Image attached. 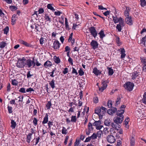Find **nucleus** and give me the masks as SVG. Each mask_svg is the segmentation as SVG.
<instances>
[{
    "label": "nucleus",
    "instance_id": "nucleus-1",
    "mask_svg": "<svg viewBox=\"0 0 146 146\" xmlns=\"http://www.w3.org/2000/svg\"><path fill=\"white\" fill-rule=\"evenodd\" d=\"M107 109L103 106L101 108L99 107L96 108L95 110V113L97 114L99 116V119H100L102 118L103 115L105 113H106Z\"/></svg>",
    "mask_w": 146,
    "mask_h": 146
},
{
    "label": "nucleus",
    "instance_id": "nucleus-2",
    "mask_svg": "<svg viewBox=\"0 0 146 146\" xmlns=\"http://www.w3.org/2000/svg\"><path fill=\"white\" fill-rule=\"evenodd\" d=\"M134 86V84L133 83L128 82L123 85V86L127 90L131 91L133 90Z\"/></svg>",
    "mask_w": 146,
    "mask_h": 146
},
{
    "label": "nucleus",
    "instance_id": "nucleus-3",
    "mask_svg": "<svg viewBox=\"0 0 146 146\" xmlns=\"http://www.w3.org/2000/svg\"><path fill=\"white\" fill-rule=\"evenodd\" d=\"M25 67H26L30 68L32 66L34 67L35 66L34 58H33L32 60L30 59L27 60L25 61Z\"/></svg>",
    "mask_w": 146,
    "mask_h": 146
},
{
    "label": "nucleus",
    "instance_id": "nucleus-4",
    "mask_svg": "<svg viewBox=\"0 0 146 146\" xmlns=\"http://www.w3.org/2000/svg\"><path fill=\"white\" fill-rule=\"evenodd\" d=\"M89 31L91 35L95 38L97 35L98 33L95 28L94 27H91L89 28Z\"/></svg>",
    "mask_w": 146,
    "mask_h": 146
},
{
    "label": "nucleus",
    "instance_id": "nucleus-5",
    "mask_svg": "<svg viewBox=\"0 0 146 146\" xmlns=\"http://www.w3.org/2000/svg\"><path fill=\"white\" fill-rule=\"evenodd\" d=\"M123 116L120 117L117 116L115 117L113 119L114 121L116 123H121L123 120Z\"/></svg>",
    "mask_w": 146,
    "mask_h": 146
},
{
    "label": "nucleus",
    "instance_id": "nucleus-6",
    "mask_svg": "<svg viewBox=\"0 0 146 146\" xmlns=\"http://www.w3.org/2000/svg\"><path fill=\"white\" fill-rule=\"evenodd\" d=\"M106 139L107 141L111 143H114L115 141L114 137L111 135L108 136Z\"/></svg>",
    "mask_w": 146,
    "mask_h": 146
},
{
    "label": "nucleus",
    "instance_id": "nucleus-7",
    "mask_svg": "<svg viewBox=\"0 0 146 146\" xmlns=\"http://www.w3.org/2000/svg\"><path fill=\"white\" fill-rule=\"evenodd\" d=\"M101 124V121L99 120L98 121H95L93 123V125L96 127V129H97L100 130L102 127V126L100 125Z\"/></svg>",
    "mask_w": 146,
    "mask_h": 146
},
{
    "label": "nucleus",
    "instance_id": "nucleus-8",
    "mask_svg": "<svg viewBox=\"0 0 146 146\" xmlns=\"http://www.w3.org/2000/svg\"><path fill=\"white\" fill-rule=\"evenodd\" d=\"M90 45L93 49H95L98 47V43L97 41L92 40L90 43Z\"/></svg>",
    "mask_w": 146,
    "mask_h": 146
},
{
    "label": "nucleus",
    "instance_id": "nucleus-9",
    "mask_svg": "<svg viewBox=\"0 0 146 146\" xmlns=\"http://www.w3.org/2000/svg\"><path fill=\"white\" fill-rule=\"evenodd\" d=\"M25 62L21 61L18 60L16 66L18 68H21L25 66Z\"/></svg>",
    "mask_w": 146,
    "mask_h": 146
},
{
    "label": "nucleus",
    "instance_id": "nucleus-10",
    "mask_svg": "<svg viewBox=\"0 0 146 146\" xmlns=\"http://www.w3.org/2000/svg\"><path fill=\"white\" fill-rule=\"evenodd\" d=\"M60 44L57 40L54 41L53 43L52 47L54 49L56 50L59 48L60 47Z\"/></svg>",
    "mask_w": 146,
    "mask_h": 146
},
{
    "label": "nucleus",
    "instance_id": "nucleus-11",
    "mask_svg": "<svg viewBox=\"0 0 146 146\" xmlns=\"http://www.w3.org/2000/svg\"><path fill=\"white\" fill-rule=\"evenodd\" d=\"M111 108V109L108 110L107 112L109 115H112L117 111V109L113 107H112Z\"/></svg>",
    "mask_w": 146,
    "mask_h": 146
},
{
    "label": "nucleus",
    "instance_id": "nucleus-12",
    "mask_svg": "<svg viewBox=\"0 0 146 146\" xmlns=\"http://www.w3.org/2000/svg\"><path fill=\"white\" fill-rule=\"evenodd\" d=\"M118 51H120L121 54V59L124 58L126 55L125 54V50L123 48H120L118 49Z\"/></svg>",
    "mask_w": 146,
    "mask_h": 146
},
{
    "label": "nucleus",
    "instance_id": "nucleus-13",
    "mask_svg": "<svg viewBox=\"0 0 146 146\" xmlns=\"http://www.w3.org/2000/svg\"><path fill=\"white\" fill-rule=\"evenodd\" d=\"M19 42L20 43L26 46L29 47H33V46L31 44H30L28 43L26 41H24L22 40H19Z\"/></svg>",
    "mask_w": 146,
    "mask_h": 146
},
{
    "label": "nucleus",
    "instance_id": "nucleus-14",
    "mask_svg": "<svg viewBox=\"0 0 146 146\" xmlns=\"http://www.w3.org/2000/svg\"><path fill=\"white\" fill-rule=\"evenodd\" d=\"M112 18H113V21L115 23H116L119 22V23L120 21H123V18L121 17L118 18L116 17H114V16H112Z\"/></svg>",
    "mask_w": 146,
    "mask_h": 146
},
{
    "label": "nucleus",
    "instance_id": "nucleus-15",
    "mask_svg": "<svg viewBox=\"0 0 146 146\" xmlns=\"http://www.w3.org/2000/svg\"><path fill=\"white\" fill-rule=\"evenodd\" d=\"M140 60L143 63V70L145 71H146V60L144 58H141Z\"/></svg>",
    "mask_w": 146,
    "mask_h": 146
},
{
    "label": "nucleus",
    "instance_id": "nucleus-16",
    "mask_svg": "<svg viewBox=\"0 0 146 146\" xmlns=\"http://www.w3.org/2000/svg\"><path fill=\"white\" fill-rule=\"evenodd\" d=\"M123 21H120L119 23L117 25L116 28L119 32L121 31L122 29L121 27L123 26Z\"/></svg>",
    "mask_w": 146,
    "mask_h": 146
},
{
    "label": "nucleus",
    "instance_id": "nucleus-17",
    "mask_svg": "<svg viewBox=\"0 0 146 146\" xmlns=\"http://www.w3.org/2000/svg\"><path fill=\"white\" fill-rule=\"evenodd\" d=\"M125 21L126 23L129 25H131L133 24V21L131 16L126 17Z\"/></svg>",
    "mask_w": 146,
    "mask_h": 146
},
{
    "label": "nucleus",
    "instance_id": "nucleus-18",
    "mask_svg": "<svg viewBox=\"0 0 146 146\" xmlns=\"http://www.w3.org/2000/svg\"><path fill=\"white\" fill-rule=\"evenodd\" d=\"M93 72L96 76L100 75L102 72V71L98 70L96 68H94L93 70Z\"/></svg>",
    "mask_w": 146,
    "mask_h": 146
},
{
    "label": "nucleus",
    "instance_id": "nucleus-19",
    "mask_svg": "<svg viewBox=\"0 0 146 146\" xmlns=\"http://www.w3.org/2000/svg\"><path fill=\"white\" fill-rule=\"evenodd\" d=\"M18 18V16L16 14L13 15L11 18L12 24L13 25L15 24L16 23V21Z\"/></svg>",
    "mask_w": 146,
    "mask_h": 146
},
{
    "label": "nucleus",
    "instance_id": "nucleus-20",
    "mask_svg": "<svg viewBox=\"0 0 146 146\" xmlns=\"http://www.w3.org/2000/svg\"><path fill=\"white\" fill-rule=\"evenodd\" d=\"M73 34V33H72L70 34L68 39V41L69 42H70L72 45L74 44V43L75 41V39L74 38H72Z\"/></svg>",
    "mask_w": 146,
    "mask_h": 146
},
{
    "label": "nucleus",
    "instance_id": "nucleus-21",
    "mask_svg": "<svg viewBox=\"0 0 146 146\" xmlns=\"http://www.w3.org/2000/svg\"><path fill=\"white\" fill-rule=\"evenodd\" d=\"M126 10L124 11V15L125 17H129V12L130 11V9L129 7H125Z\"/></svg>",
    "mask_w": 146,
    "mask_h": 146
},
{
    "label": "nucleus",
    "instance_id": "nucleus-22",
    "mask_svg": "<svg viewBox=\"0 0 146 146\" xmlns=\"http://www.w3.org/2000/svg\"><path fill=\"white\" fill-rule=\"evenodd\" d=\"M112 123H113L109 119H106L104 122L105 125L108 126H111V127Z\"/></svg>",
    "mask_w": 146,
    "mask_h": 146
},
{
    "label": "nucleus",
    "instance_id": "nucleus-23",
    "mask_svg": "<svg viewBox=\"0 0 146 146\" xmlns=\"http://www.w3.org/2000/svg\"><path fill=\"white\" fill-rule=\"evenodd\" d=\"M124 110L123 109H120L117 111V115L118 116L120 117V116H123V114Z\"/></svg>",
    "mask_w": 146,
    "mask_h": 146
},
{
    "label": "nucleus",
    "instance_id": "nucleus-24",
    "mask_svg": "<svg viewBox=\"0 0 146 146\" xmlns=\"http://www.w3.org/2000/svg\"><path fill=\"white\" fill-rule=\"evenodd\" d=\"M48 121V115L47 113H46L45 116L43 120L42 121V123L43 125L47 123Z\"/></svg>",
    "mask_w": 146,
    "mask_h": 146
},
{
    "label": "nucleus",
    "instance_id": "nucleus-25",
    "mask_svg": "<svg viewBox=\"0 0 146 146\" xmlns=\"http://www.w3.org/2000/svg\"><path fill=\"white\" fill-rule=\"evenodd\" d=\"M52 65V63L50 61L47 60L44 62V66L45 68H47L48 67L51 66Z\"/></svg>",
    "mask_w": 146,
    "mask_h": 146
},
{
    "label": "nucleus",
    "instance_id": "nucleus-26",
    "mask_svg": "<svg viewBox=\"0 0 146 146\" xmlns=\"http://www.w3.org/2000/svg\"><path fill=\"white\" fill-rule=\"evenodd\" d=\"M119 123H116L114 124V123H112L111 125V127L113 128H115V129L118 130L119 128L120 127V126L119 124Z\"/></svg>",
    "mask_w": 146,
    "mask_h": 146
},
{
    "label": "nucleus",
    "instance_id": "nucleus-27",
    "mask_svg": "<svg viewBox=\"0 0 146 146\" xmlns=\"http://www.w3.org/2000/svg\"><path fill=\"white\" fill-rule=\"evenodd\" d=\"M32 136V133H29L27 135L26 141L28 143H29L30 142Z\"/></svg>",
    "mask_w": 146,
    "mask_h": 146
},
{
    "label": "nucleus",
    "instance_id": "nucleus-28",
    "mask_svg": "<svg viewBox=\"0 0 146 146\" xmlns=\"http://www.w3.org/2000/svg\"><path fill=\"white\" fill-rule=\"evenodd\" d=\"M135 138L133 137H131L130 138V146H134L135 144Z\"/></svg>",
    "mask_w": 146,
    "mask_h": 146
},
{
    "label": "nucleus",
    "instance_id": "nucleus-29",
    "mask_svg": "<svg viewBox=\"0 0 146 146\" xmlns=\"http://www.w3.org/2000/svg\"><path fill=\"white\" fill-rule=\"evenodd\" d=\"M11 127L13 129H15L17 125V124L14 120L13 119L11 120Z\"/></svg>",
    "mask_w": 146,
    "mask_h": 146
},
{
    "label": "nucleus",
    "instance_id": "nucleus-30",
    "mask_svg": "<svg viewBox=\"0 0 146 146\" xmlns=\"http://www.w3.org/2000/svg\"><path fill=\"white\" fill-rule=\"evenodd\" d=\"M100 35V37L101 39H103V38L105 36V35L103 30H101L98 33Z\"/></svg>",
    "mask_w": 146,
    "mask_h": 146
},
{
    "label": "nucleus",
    "instance_id": "nucleus-31",
    "mask_svg": "<svg viewBox=\"0 0 146 146\" xmlns=\"http://www.w3.org/2000/svg\"><path fill=\"white\" fill-rule=\"evenodd\" d=\"M107 69L108 70V75L109 76H111L113 75L114 72L113 70L111 68H109L107 67Z\"/></svg>",
    "mask_w": 146,
    "mask_h": 146
},
{
    "label": "nucleus",
    "instance_id": "nucleus-32",
    "mask_svg": "<svg viewBox=\"0 0 146 146\" xmlns=\"http://www.w3.org/2000/svg\"><path fill=\"white\" fill-rule=\"evenodd\" d=\"M53 5V4H48L47 5V8L48 9L52 10V11H55V9L52 7V5Z\"/></svg>",
    "mask_w": 146,
    "mask_h": 146
},
{
    "label": "nucleus",
    "instance_id": "nucleus-33",
    "mask_svg": "<svg viewBox=\"0 0 146 146\" xmlns=\"http://www.w3.org/2000/svg\"><path fill=\"white\" fill-rule=\"evenodd\" d=\"M55 81V80H54V79H53L52 81L49 83L50 85V86L51 88L52 89H54L55 88L54 83Z\"/></svg>",
    "mask_w": 146,
    "mask_h": 146
},
{
    "label": "nucleus",
    "instance_id": "nucleus-34",
    "mask_svg": "<svg viewBox=\"0 0 146 146\" xmlns=\"http://www.w3.org/2000/svg\"><path fill=\"white\" fill-rule=\"evenodd\" d=\"M65 26L66 29L67 30H69L70 29L69 25H68V19L67 18H65Z\"/></svg>",
    "mask_w": 146,
    "mask_h": 146
},
{
    "label": "nucleus",
    "instance_id": "nucleus-35",
    "mask_svg": "<svg viewBox=\"0 0 146 146\" xmlns=\"http://www.w3.org/2000/svg\"><path fill=\"white\" fill-rule=\"evenodd\" d=\"M143 98L142 100V102L145 104H146V92H145L143 95Z\"/></svg>",
    "mask_w": 146,
    "mask_h": 146
},
{
    "label": "nucleus",
    "instance_id": "nucleus-36",
    "mask_svg": "<svg viewBox=\"0 0 146 146\" xmlns=\"http://www.w3.org/2000/svg\"><path fill=\"white\" fill-rule=\"evenodd\" d=\"M54 62L56 64H58L60 62V60L58 57H57L56 56H54Z\"/></svg>",
    "mask_w": 146,
    "mask_h": 146
},
{
    "label": "nucleus",
    "instance_id": "nucleus-37",
    "mask_svg": "<svg viewBox=\"0 0 146 146\" xmlns=\"http://www.w3.org/2000/svg\"><path fill=\"white\" fill-rule=\"evenodd\" d=\"M56 70V68H55L54 69L52 70V71L51 72L49 73V74H50V76L52 77H54L55 75H54V74L55 71Z\"/></svg>",
    "mask_w": 146,
    "mask_h": 146
},
{
    "label": "nucleus",
    "instance_id": "nucleus-38",
    "mask_svg": "<svg viewBox=\"0 0 146 146\" xmlns=\"http://www.w3.org/2000/svg\"><path fill=\"white\" fill-rule=\"evenodd\" d=\"M7 45V43L5 42L2 41L0 43V48H4Z\"/></svg>",
    "mask_w": 146,
    "mask_h": 146
},
{
    "label": "nucleus",
    "instance_id": "nucleus-39",
    "mask_svg": "<svg viewBox=\"0 0 146 146\" xmlns=\"http://www.w3.org/2000/svg\"><path fill=\"white\" fill-rule=\"evenodd\" d=\"M116 42L118 46H119L122 44V42L120 41L119 38L118 36L116 37Z\"/></svg>",
    "mask_w": 146,
    "mask_h": 146
},
{
    "label": "nucleus",
    "instance_id": "nucleus-40",
    "mask_svg": "<svg viewBox=\"0 0 146 146\" xmlns=\"http://www.w3.org/2000/svg\"><path fill=\"white\" fill-rule=\"evenodd\" d=\"M140 5L141 7H144L146 5V1L145 0H140Z\"/></svg>",
    "mask_w": 146,
    "mask_h": 146
},
{
    "label": "nucleus",
    "instance_id": "nucleus-41",
    "mask_svg": "<svg viewBox=\"0 0 146 146\" xmlns=\"http://www.w3.org/2000/svg\"><path fill=\"white\" fill-rule=\"evenodd\" d=\"M88 130L92 131L93 130V128L92 127V125L91 123L89 122L88 123Z\"/></svg>",
    "mask_w": 146,
    "mask_h": 146
},
{
    "label": "nucleus",
    "instance_id": "nucleus-42",
    "mask_svg": "<svg viewBox=\"0 0 146 146\" xmlns=\"http://www.w3.org/2000/svg\"><path fill=\"white\" fill-rule=\"evenodd\" d=\"M77 121L76 116L72 115L71 117V121L72 122L75 123Z\"/></svg>",
    "mask_w": 146,
    "mask_h": 146
},
{
    "label": "nucleus",
    "instance_id": "nucleus-43",
    "mask_svg": "<svg viewBox=\"0 0 146 146\" xmlns=\"http://www.w3.org/2000/svg\"><path fill=\"white\" fill-rule=\"evenodd\" d=\"M138 76V73L136 72H133L132 76V78L133 79H135Z\"/></svg>",
    "mask_w": 146,
    "mask_h": 146
},
{
    "label": "nucleus",
    "instance_id": "nucleus-44",
    "mask_svg": "<svg viewBox=\"0 0 146 146\" xmlns=\"http://www.w3.org/2000/svg\"><path fill=\"white\" fill-rule=\"evenodd\" d=\"M123 133V130L122 129H120L118 131V132H117V133L116 134V137L117 138H119L120 136H118V135H119V134H120L121 135H122V134Z\"/></svg>",
    "mask_w": 146,
    "mask_h": 146
},
{
    "label": "nucleus",
    "instance_id": "nucleus-45",
    "mask_svg": "<svg viewBox=\"0 0 146 146\" xmlns=\"http://www.w3.org/2000/svg\"><path fill=\"white\" fill-rule=\"evenodd\" d=\"M52 106V104L50 101H48L46 105V107L48 110L49 109L51 106Z\"/></svg>",
    "mask_w": 146,
    "mask_h": 146
},
{
    "label": "nucleus",
    "instance_id": "nucleus-46",
    "mask_svg": "<svg viewBox=\"0 0 146 146\" xmlns=\"http://www.w3.org/2000/svg\"><path fill=\"white\" fill-rule=\"evenodd\" d=\"M108 106L109 108H111L112 107V102L111 100H108L107 102Z\"/></svg>",
    "mask_w": 146,
    "mask_h": 146
},
{
    "label": "nucleus",
    "instance_id": "nucleus-47",
    "mask_svg": "<svg viewBox=\"0 0 146 146\" xmlns=\"http://www.w3.org/2000/svg\"><path fill=\"white\" fill-rule=\"evenodd\" d=\"M12 84L13 85H17L18 82L15 79L12 80Z\"/></svg>",
    "mask_w": 146,
    "mask_h": 146
},
{
    "label": "nucleus",
    "instance_id": "nucleus-48",
    "mask_svg": "<svg viewBox=\"0 0 146 146\" xmlns=\"http://www.w3.org/2000/svg\"><path fill=\"white\" fill-rule=\"evenodd\" d=\"M121 100V98L120 97H118L116 101V103L115 104V106H116L120 103Z\"/></svg>",
    "mask_w": 146,
    "mask_h": 146
},
{
    "label": "nucleus",
    "instance_id": "nucleus-49",
    "mask_svg": "<svg viewBox=\"0 0 146 146\" xmlns=\"http://www.w3.org/2000/svg\"><path fill=\"white\" fill-rule=\"evenodd\" d=\"M44 18L45 20H46V21H48L49 22L51 21V18H50L49 16L47 14H46Z\"/></svg>",
    "mask_w": 146,
    "mask_h": 146
},
{
    "label": "nucleus",
    "instance_id": "nucleus-50",
    "mask_svg": "<svg viewBox=\"0 0 146 146\" xmlns=\"http://www.w3.org/2000/svg\"><path fill=\"white\" fill-rule=\"evenodd\" d=\"M9 31V27L8 26L6 27L3 29L4 33L7 34Z\"/></svg>",
    "mask_w": 146,
    "mask_h": 146
},
{
    "label": "nucleus",
    "instance_id": "nucleus-51",
    "mask_svg": "<svg viewBox=\"0 0 146 146\" xmlns=\"http://www.w3.org/2000/svg\"><path fill=\"white\" fill-rule=\"evenodd\" d=\"M53 122L52 121H49L48 123V129H51V127L53 125Z\"/></svg>",
    "mask_w": 146,
    "mask_h": 146
},
{
    "label": "nucleus",
    "instance_id": "nucleus-52",
    "mask_svg": "<svg viewBox=\"0 0 146 146\" xmlns=\"http://www.w3.org/2000/svg\"><path fill=\"white\" fill-rule=\"evenodd\" d=\"M9 8L12 11H15L17 9L15 6H11L9 7Z\"/></svg>",
    "mask_w": 146,
    "mask_h": 146
},
{
    "label": "nucleus",
    "instance_id": "nucleus-53",
    "mask_svg": "<svg viewBox=\"0 0 146 146\" xmlns=\"http://www.w3.org/2000/svg\"><path fill=\"white\" fill-rule=\"evenodd\" d=\"M67 130L66 129L65 127H63L62 130V134H66L67 133L66 131Z\"/></svg>",
    "mask_w": 146,
    "mask_h": 146
},
{
    "label": "nucleus",
    "instance_id": "nucleus-54",
    "mask_svg": "<svg viewBox=\"0 0 146 146\" xmlns=\"http://www.w3.org/2000/svg\"><path fill=\"white\" fill-rule=\"evenodd\" d=\"M38 120L36 117H34L33 121V123L35 126H36L37 124Z\"/></svg>",
    "mask_w": 146,
    "mask_h": 146
},
{
    "label": "nucleus",
    "instance_id": "nucleus-55",
    "mask_svg": "<svg viewBox=\"0 0 146 146\" xmlns=\"http://www.w3.org/2000/svg\"><path fill=\"white\" fill-rule=\"evenodd\" d=\"M146 41V36L143 37L141 40V42L142 43H143V44L144 45H145V43Z\"/></svg>",
    "mask_w": 146,
    "mask_h": 146
},
{
    "label": "nucleus",
    "instance_id": "nucleus-56",
    "mask_svg": "<svg viewBox=\"0 0 146 146\" xmlns=\"http://www.w3.org/2000/svg\"><path fill=\"white\" fill-rule=\"evenodd\" d=\"M33 74H31V71H29L27 74V78H30L32 76H33Z\"/></svg>",
    "mask_w": 146,
    "mask_h": 146
},
{
    "label": "nucleus",
    "instance_id": "nucleus-57",
    "mask_svg": "<svg viewBox=\"0 0 146 146\" xmlns=\"http://www.w3.org/2000/svg\"><path fill=\"white\" fill-rule=\"evenodd\" d=\"M35 28V29H36V31H40V28L38 27V26H39V25L38 24L36 25V24H34Z\"/></svg>",
    "mask_w": 146,
    "mask_h": 146
},
{
    "label": "nucleus",
    "instance_id": "nucleus-58",
    "mask_svg": "<svg viewBox=\"0 0 146 146\" xmlns=\"http://www.w3.org/2000/svg\"><path fill=\"white\" fill-rule=\"evenodd\" d=\"M78 73L79 74V75L80 76H82L84 74V72L83 71L82 69H80V70L78 71Z\"/></svg>",
    "mask_w": 146,
    "mask_h": 146
},
{
    "label": "nucleus",
    "instance_id": "nucleus-59",
    "mask_svg": "<svg viewBox=\"0 0 146 146\" xmlns=\"http://www.w3.org/2000/svg\"><path fill=\"white\" fill-rule=\"evenodd\" d=\"M102 132L100 130L97 132L96 135H97V137H98V138H100L101 137V135L102 134Z\"/></svg>",
    "mask_w": 146,
    "mask_h": 146
},
{
    "label": "nucleus",
    "instance_id": "nucleus-60",
    "mask_svg": "<svg viewBox=\"0 0 146 146\" xmlns=\"http://www.w3.org/2000/svg\"><path fill=\"white\" fill-rule=\"evenodd\" d=\"M101 85H102V87H103L105 88H106L107 86V84L104 81L102 82Z\"/></svg>",
    "mask_w": 146,
    "mask_h": 146
},
{
    "label": "nucleus",
    "instance_id": "nucleus-61",
    "mask_svg": "<svg viewBox=\"0 0 146 146\" xmlns=\"http://www.w3.org/2000/svg\"><path fill=\"white\" fill-rule=\"evenodd\" d=\"M91 139H95L97 138V135L95 133H93L92 135L90 136Z\"/></svg>",
    "mask_w": 146,
    "mask_h": 146
},
{
    "label": "nucleus",
    "instance_id": "nucleus-62",
    "mask_svg": "<svg viewBox=\"0 0 146 146\" xmlns=\"http://www.w3.org/2000/svg\"><path fill=\"white\" fill-rule=\"evenodd\" d=\"M12 107H11L8 106L7 107V109L9 113H12Z\"/></svg>",
    "mask_w": 146,
    "mask_h": 146
},
{
    "label": "nucleus",
    "instance_id": "nucleus-63",
    "mask_svg": "<svg viewBox=\"0 0 146 146\" xmlns=\"http://www.w3.org/2000/svg\"><path fill=\"white\" fill-rule=\"evenodd\" d=\"M68 71V69L67 68H65L64 70L62 71V72L64 74H65L67 73Z\"/></svg>",
    "mask_w": 146,
    "mask_h": 146
},
{
    "label": "nucleus",
    "instance_id": "nucleus-64",
    "mask_svg": "<svg viewBox=\"0 0 146 146\" xmlns=\"http://www.w3.org/2000/svg\"><path fill=\"white\" fill-rule=\"evenodd\" d=\"M19 91L20 92L23 93H25L26 92L25 89L24 88H21Z\"/></svg>",
    "mask_w": 146,
    "mask_h": 146
}]
</instances>
